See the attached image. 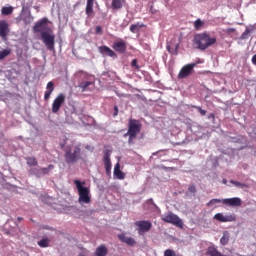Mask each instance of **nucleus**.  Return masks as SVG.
I'll return each mask as SVG.
<instances>
[{
    "mask_svg": "<svg viewBox=\"0 0 256 256\" xmlns=\"http://www.w3.org/2000/svg\"><path fill=\"white\" fill-rule=\"evenodd\" d=\"M47 18H43L42 20L35 23L33 27L34 33H43V31H47Z\"/></svg>",
    "mask_w": 256,
    "mask_h": 256,
    "instance_id": "9b49d317",
    "label": "nucleus"
},
{
    "mask_svg": "<svg viewBox=\"0 0 256 256\" xmlns=\"http://www.w3.org/2000/svg\"><path fill=\"white\" fill-rule=\"evenodd\" d=\"M197 67L196 63L186 64L183 66L178 74V79H187L192 73L193 69Z\"/></svg>",
    "mask_w": 256,
    "mask_h": 256,
    "instance_id": "0eeeda50",
    "label": "nucleus"
},
{
    "mask_svg": "<svg viewBox=\"0 0 256 256\" xmlns=\"http://www.w3.org/2000/svg\"><path fill=\"white\" fill-rule=\"evenodd\" d=\"M91 85H93V82L84 81V82H81L78 85V87H79V89H81L82 92H85V91H89V87H91Z\"/></svg>",
    "mask_w": 256,
    "mask_h": 256,
    "instance_id": "b1692460",
    "label": "nucleus"
},
{
    "mask_svg": "<svg viewBox=\"0 0 256 256\" xmlns=\"http://www.w3.org/2000/svg\"><path fill=\"white\" fill-rule=\"evenodd\" d=\"M226 33H229V34L235 33V28H228V29L226 30Z\"/></svg>",
    "mask_w": 256,
    "mask_h": 256,
    "instance_id": "c03bdc74",
    "label": "nucleus"
},
{
    "mask_svg": "<svg viewBox=\"0 0 256 256\" xmlns=\"http://www.w3.org/2000/svg\"><path fill=\"white\" fill-rule=\"evenodd\" d=\"M131 66L135 67L136 69H139V65L137 64V59L132 60Z\"/></svg>",
    "mask_w": 256,
    "mask_h": 256,
    "instance_id": "a19ab883",
    "label": "nucleus"
},
{
    "mask_svg": "<svg viewBox=\"0 0 256 256\" xmlns=\"http://www.w3.org/2000/svg\"><path fill=\"white\" fill-rule=\"evenodd\" d=\"M112 47L117 53H126L127 51V43L125 41L114 42Z\"/></svg>",
    "mask_w": 256,
    "mask_h": 256,
    "instance_id": "dca6fc26",
    "label": "nucleus"
},
{
    "mask_svg": "<svg viewBox=\"0 0 256 256\" xmlns=\"http://www.w3.org/2000/svg\"><path fill=\"white\" fill-rule=\"evenodd\" d=\"M42 41L48 51H55V34L51 28L41 32Z\"/></svg>",
    "mask_w": 256,
    "mask_h": 256,
    "instance_id": "39448f33",
    "label": "nucleus"
},
{
    "mask_svg": "<svg viewBox=\"0 0 256 256\" xmlns=\"http://www.w3.org/2000/svg\"><path fill=\"white\" fill-rule=\"evenodd\" d=\"M38 245L42 249H45V248L49 247V239L43 238L42 240L38 241Z\"/></svg>",
    "mask_w": 256,
    "mask_h": 256,
    "instance_id": "c756f323",
    "label": "nucleus"
},
{
    "mask_svg": "<svg viewBox=\"0 0 256 256\" xmlns=\"http://www.w3.org/2000/svg\"><path fill=\"white\" fill-rule=\"evenodd\" d=\"M164 256H177V254L171 249H166L164 252Z\"/></svg>",
    "mask_w": 256,
    "mask_h": 256,
    "instance_id": "c9c22d12",
    "label": "nucleus"
},
{
    "mask_svg": "<svg viewBox=\"0 0 256 256\" xmlns=\"http://www.w3.org/2000/svg\"><path fill=\"white\" fill-rule=\"evenodd\" d=\"M94 3H95V0H87L86 10H85L87 17H91V14L93 13Z\"/></svg>",
    "mask_w": 256,
    "mask_h": 256,
    "instance_id": "4be33fe9",
    "label": "nucleus"
},
{
    "mask_svg": "<svg viewBox=\"0 0 256 256\" xmlns=\"http://www.w3.org/2000/svg\"><path fill=\"white\" fill-rule=\"evenodd\" d=\"M32 22H33V17L27 16L24 18L25 25H31Z\"/></svg>",
    "mask_w": 256,
    "mask_h": 256,
    "instance_id": "e433bc0d",
    "label": "nucleus"
},
{
    "mask_svg": "<svg viewBox=\"0 0 256 256\" xmlns=\"http://www.w3.org/2000/svg\"><path fill=\"white\" fill-rule=\"evenodd\" d=\"M46 89L47 91H45V94H44V101H49V99L51 98V93L55 91V84L51 81L48 82Z\"/></svg>",
    "mask_w": 256,
    "mask_h": 256,
    "instance_id": "f3484780",
    "label": "nucleus"
},
{
    "mask_svg": "<svg viewBox=\"0 0 256 256\" xmlns=\"http://www.w3.org/2000/svg\"><path fill=\"white\" fill-rule=\"evenodd\" d=\"M162 221H164V223H171L172 225H175L176 227L183 228V220H181V218H179V216L173 214V212L166 214L162 218Z\"/></svg>",
    "mask_w": 256,
    "mask_h": 256,
    "instance_id": "423d86ee",
    "label": "nucleus"
},
{
    "mask_svg": "<svg viewBox=\"0 0 256 256\" xmlns=\"http://www.w3.org/2000/svg\"><path fill=\"white\" fill-rule=\"evenodd\" d=\"M215 221H219L220 223H231L233 221H237V216L235 214L223 215V213H217L214 215Z\"/></svg>",
    "mask_w": 256,
    "mask_h": 256,
    "instance_id": "1a4fd4ad",
    "label": "nucleus"
},
{
    "mask_svg": "<svg viewBox=\"0 0 256 256\" xmlns=\"http://www.w3.org/2000/svg\"><path fill=\"white\" fill-rule=\"evenodd\" d=\"M223 205H228V207H241V198L234 197V198H225L222 199Z\"/></svg>",
    "mask_w": 256,
    "mask_h": 256,
    "instance_id": "ddd939ff",
    "label": "nucleus"
},
{
    "mask_svg": "<svg viewBox=\"0 0 256 256\" xmlns=\"http://www.w3.org/2000/svg\"><path fill=\"white\" fill-rule=\"evenodd\" d=\"M134 225L136 227H138V233L139 235H143V233H147L148 231H150L152 224L150 221L147 220H140V221H136L134 223Z\"/></svg>",
    "mask_w": 256,
    "mask_h": 256,
    "instance_id": "6e6552de",
    "label": "nucleus"
},
{
    "mask_svg": "<svg viewBox=\"0 0 256 256\" xmlns=\"http://www.w3.org/2000/svg\"><path fill=\"white\" fill-rule=\"evenodd\" d=\"M17 221H19V223H21V221H23V217H18Z\"/></svg>",
    "mask_w": 256,
    "mask_h": 256,
    "instance_id": "49530a36",
    "label": "nucleus"
},
{
    "mask_svg": "<svg viewBox=\"0 0 256 256\" xmlns=\"http://www.w3.org/2000/svg\"><path fill=\"white\" fill-rule=\"evenodd\" d=\"M9 55H11V50L9 48L3 49L0 51V61L6 59V57H9Z\"/></svg>",
    "mask_w": 256,
    "mask_h": 256,
    "instance_id": "cd10ccee",
    "label": "nucleus"
},
{
    "mask_svg": "<svg viewBox=\"0 0 256 256\" xmlns=\"http://www.w3.org/2000/svg\"><path fill=\"white\" fill-rule=\"evenodd\" d=\"M229 231H224L223 236L220 239L221 245H227L229 243V238H230Z\"/></svg>",
    "mask_w": 256,
    "mask_h": 256,
    "instance_id": "a878e982",
    "label": "nucleus"
},
{
    "mask_svg": "<svg viewBox=\"0 0 256 256\" xmlns=\"http://www.w3.org/2000/svg\"><path fill=\"white\" fill-rule=\"evenodd\" d=\"M65 161L68 164L77 163L81 159V145H69L65 148Z\"/></svg>",
    "mask_w": 256,
    "mask_h": 256,
    "instance_id": "20e7f679",
    "label": "nucleus"
},
{
    "mask_svg": "<svg viewBox=\"0 0 256 256\" xmlns=\"http://www.w3.org/2000/svg\"><path fill=\"white\" fill-rule=\"evenodd\" d=\"M2 15H11V13H13V7L9 6V7H3L1 10Z\"/></svg>",
    "mask_w": 256,
    "mask_h": 256,
    "instance_id": "473e14b6",
    "label": "nucleus"
},
{
    "mask_svg": "<svg viewBox=\"0 0 256 256\" xmlns=\"http://www.w3.org/2000/svg\"><path fill=\"white\" fill-rule=\"evenodd\" d=\"M145 205H153L154 207H157V205H155V202H153V198L148 199L144 204V207Z\"/></svg>",
    "mask_w": 256,
    "mask_h": 256,
    "instance_id": "ea45409f",
    "label": "nucleus"
},
{
    "mask_svg": "<svg viewBox=\"0 0 256 256\" xmlns=\"http://www.w3.org/2000/svg\"><path fill=\"white\" fill-rule=\"evenodd\" d=\"M230 183H232V185H235V187H245V184L235 180H231Z\"/></svg>",
    "mask_w": 256,
    "mask_h": 256,
    "instance_id": "4c0bfd02",
    "label": "nucleus"
},
{
    "mask_svg": "<svg viewBox=\"0 0 256 256\" xmlns=\"http://www.w3.org/2000/svg\"><path fill=\"white\" fill-rule=\"evenodd\" d=\"M217 203H223V200L221 199H211L208 203H207V207H211L212 205H217Z\"/></svg>",
    "mask_w": 256,
    "mask_h": 256,
    "instance_id": "72a5a7b5",
    "label": "nucleus"
},
{
    "mask_svg": "<svg viewBox=\"0 0 256 256\" xmlns=\"http://www.w3.org/2000/svg\"><path fill=\"white\" fill-rule=\"evenodd\" d=\"M197 109H198L200 115H203V116L207 115V111H206V110H203V108L198 107Z\"/></svg>",
    "mask_w": 256,
    "mask_h": 256,
    "instance_id": "79ce46f5",
    "label": "nucleus"
},
{
    "mask_svg": "<svg viewBox=\"0 0 256 256\" xmlns=\"http://www.w3.org/2000/svg\"><path fill=\"white\" fill-rule=\"evenodd\" d=\"M7 35H9V24L7 21H0V37L2 39H7Z\"/></svg>",
    "mask_w": 256,
    "mask_h": 256,
    "instance_id": "2eb2a0df",
    "label": "nucleus"
},
{
    "mask_svg": "<svg viewBox=\"0 0 256 256\" xmlns=\"http://www.w3.org/2000/svg\"><path fill=\"white\" fill-rule=\"evenodd\" d=\"M142 27H145V25L144 24H139V23L132 24L130 26V31H131V33H139V29H142Z\"/></svg>",
    "mask_w": 256,
    "mask_h": 256,
    "instance_id": "bb28decb",
    "label": "nucleus"
},
{
    "mask_svg": "<svg viewBox=\"0 0 256 256\" xmlns=\"http://www.w3.org/2000/svg\"><path fill=\"white\" fill-rule=\"evenodd\" d=\"M63 103H65V94L60 93L52 103V113H59Z\"/></svg>",
    "mask_w": 256,
    "mask_h": 256,
    "instance_id": "9d476101",
    "label": "nucleus"
},
{
    "mask_svg": "<svg viewBox=\"0 0 256 256\" xmlns=\"http://www.w3.org/2000/svg\"><path fill=\"white\" fill-rule=\"evenodd\" d=\"M78 256H87V252L82 251V252H80V253L78 254Z\"/></svg>",
    "mask_w": 256,
    "mask_h": 256,
    "instance_id": "a18cd8bd",
    "label": "nucleus"
},
{
    "mask_svg": "<svg viewBox=\"0 0 256 256\" xmlns=\"http://www.w3.org/2000/svg\"><path fill=\"white\" fill-rule=\"evenodd\" d=\"M95 33L96 35H101V33H103V28L101 26H96Z\"/></svg>",
    "mask_w": 256,
    "mask_h": 256,
    "instance_id": "58836bf2",
    "label": "nucleus"
},
{
    "mask_svg": "<svg viewBox=\"0 0 256 256\" xmlns=\"http://www.w3.org/2000/svg\"><path fill=\"white\" fill-rule=\"evenodd\" d=\"M74 185L78 190V202L80 204L85 203L86 205H89V203H91V190H89L88 187L83 186L85 185V182H81L80 180H74Z\"/></svg>",
    "mask_w": 256,
    "mask_h": 256,
    "instance_id": "7ed1b4c3",
    "label": "nucleus"
},
{
    "mask_svg": "<svg viewBox=\"0 0 256 256\" xmlns=\"http://www.w3.org/2000/svg\"><path fill=\"white\" fill-rule=\"evenodd\" d=\"M103 163H104L106 175H108V177H111L112 165H111V154L109 153V151H106L104 153Z\"/></svg>",
    "mask_w": 256,
    "mask_h": 256,
    "instance_id": "f8f14e48",
    "label": "nucleus"
},
{
    "mask_svg": "<svg viewBox=\"0 0 256 256\" xmlns=\"http://www.w3.org/2000/svg\"><path fill=\"white\" fill-rule=\"evenodd\" d=\"M107 253H109V250L107 249V246L100 245L96 248L94 256H107Z\"/></svg>",
    "mask_w": 256,
    "mask_h": 256,
    "instance_id": "412c9836",
    "label": "nucleus"
},
{
    "mask_svg": "<svg viewBox=\"0 0 256 256\" xmlns=\"http://www.w3.org/2000/svg\"><path fill=\"white\" fill-rule=\"evenodd\" d=\"M167 51H169V53H171L172 55H177L178 51H179V44H176L174 46V48L171 45L167 46Z\"/></svg>",
    "mask_w": 256,
    "mask_h": 256,
    "instance_id": "c85d7f7f",
    "label": "nucleus"
},
{
    "mask_svg": "<svg viewBox=\"0 0 256 256\" xmlns=\"http://www.w3.org/2000/svg\"><path fill=\"white\" fill-rule=\"evenodd\" d=\"M215 43H217V38H211L207 32L196 34L193 39V44L196 49H199L200 51L209 49V47L215 45Z\"/></svg>",
    "mask_w": 256,
    "mask_h": 256,
    "instance_id": "f257e3e1",
    "label": "nucleus"
},
{
    "mask_svg": "<svg viewBox=\"0 0 256 256\" xmlns=\"http://www.w3.org/2000/svg\"><path fill=\"white\" fill-rule=\"evenodd\" d=\"M195 193H197V186H195L194 184L190 185L188 187V191L186 192V195H195Z\"/></svg>",
    "mask_w": 256,
    "mask_h": 256,
    "instance_id": "7c9ffc66",
    "label": "nucleus"
},
{
    "mask_svg": "<svg viewBox=\"0 0 256 256\" xmlns=\"http://www.w3.org/2000/svg\"><path fill=\"white\" fill-rule=\"evenodd\" d=\"M118 239L122 243H126V245H129L130 247H133V245H135V239H133L132 237L126 236L125 234H119Z\"/></svg>",
    "mask_w": 256,
    "mask_h": 256,
    "instance_id": "a211bd4d",
    "label": "nucleus"
},
{
    "mask_svg": "<svg viewBox=\"0 0 256 256\" xmlns=\"http://www.w3.org/2000/svg\"><path fill=\"white\" fill-rule=\"evenodd\" d=\"M223 183H224V184H227V180L224 179V180H223Z\"/></svg>",
    "mask_w": 256,
    "mask_h": 256,
    "instance_id": "de8ad7c7",
    "label": "nucleus"
},
{
    "mask_svg": "<svg viewBox=\"0 0 256 256\" xmlns=\"http://www.w3.org/2000/svg\"><path fill=\"white\" fill-rule=\"evenodd\" d=\"M114 177H116V179H119V180L125 179V173H123V171H121V164H119V163L115 164Z\"/></svg>",
    "mask_w": 256,
    "mask_h": 256,
    "instance_id": "6ab92c4d",
    "label": "nucleus"
},
{
    "mask_svg": "<svg viewBox=\"0 0 256 256\" xmlns=\"http://www.w3.org/2000/svg\"><path fill=\"white\" fill-rule=\"evenodd\" d=\"M117 115H119V107L114 106V113H113V116H114V117H117Z\"/></svg>",
    "mask_w": 256,
    "mask_h": 256,
    "instance_id": "37998d69",
    "label": "nucleus"
},
{
    "mask_svg": "<svg viewBox=\"0 0 256 256\" xmlns=\"http://www.w3.org/2000/svg\"><path fill=\"white\" fill-rule=\"evenodd\" d=\"M141 127L142 125L139 120H135L133 118L129 119L127 133L123 135V137H128V145H135L137 135L141 133Z\"/></svg>",
    "mask_w": 256,
    "mask_h": 256,
    "instance_id": "f03ea898",
    "label": "nucleus"
},
{
    "mask_svg": "<svg viewBox=\"0 0 256 256\" xmlns=\"http://www.w3.org/2000/svg\"><path fill=\"white\" fill-rule=\"evenodd\" d=\"M121 7H123L121 0H112V9H121Z\"/></svg>",
    "mask_w": 256,
    "mask_h": 256,
    "instance_id": "2f4dec72",
    "label": "nucleus"
},
{
    "mask_svg": "<svg viewBox=\"0 0 256 256\" xmlns=\"http://www.w3.org/2000/svg\"><path fill=\"white\" fill-rule=\"evenodd\" d=\"M211 117H215V115L211 114Z\"/></svg>",
    "mask_w": 256,
    "mask_h": 256,
    "instance_id": "09e8293b",
    "label": "nucleus"
},
{
    "mask_svg": "<svg viewBox=\"0 0 256 256\" xmlns=\"http://www.w3.org/2000/svg\"><path fill=\"white\" fill-rule=\"evenodd\" d=\"M194 27L198 31V29H201V27H203V21H201V19H197L194 22Z\"/></svg>",
    "mask_w": 256,
    "mask_h": 256,
    "instance_id": "f704fd0d",
    "label": "nucleus"
},
{
    "mask_svg": "<svg viewBox=\"0 0 256 256\" xmlns=\"http://www.w3.org/2000/svg\"><path fill=\"white\" fill-rule=\"evenodd\" d=\"M98 51L101 53V55H106L107 57H112V59H117V53L109 48V46H100L98 47Z\"/></svg>",
    "mask_w": 256,
    "mask_h": 256,
    "instance_id": "4468645a",
    "label": "nucleus"
},
{
    "mask_svg": "<svg viewBox=\"0 0 256 256\" xmlns=\"http://www.w3.org/2000/svg\"><path fill=\"white\" fill-rule=\"evenodd\" d=\"M53 169H55V166L50 164V165H48V167L38 169L36 175L38 177L40 175H49V173H51V171H53Z\"/></svg>",
    "mask_w": 256,
    "mask_h": 256,
    "instance_id": "aec40b11",
    "label": "nucleus"
},
{
    "mask_svg": "<svg viewBox=\"0 0 256 256\" xmlns=\"http://www.w3.org/2000/svg\"><path fill=\"white\" fill-rule=\"evenodd\" d=\"M26 163L28 167H37V165H39V163L37 162V158L35 157H27Z\"/></svg>",
    "mask_w": 256,
    "mask_h": 256,
    "instance_id": "393cba45",
    "label": "nucleus"
},
{
    "mask_svg": "<svg viewBox=\"0 0 256 256\" xmlns=\"http://www.w3.org/2000/svg\"><path fill=\"white\" fill-rule=\"evenodd\" d=\"M255 26L246 27L245 31L241 34L240 39H249V33H253Z\"/></svg>",
    "mask_w": 256,
    "mask_h": 256,
    "instance_id": "5701e85b",
    "label": "nucleus"
}]
</instances>
